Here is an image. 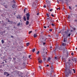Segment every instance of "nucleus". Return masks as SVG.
<instances>
[{"label":"nucleus","mask_w":77,"mask_h":77,"mask_svg":"<svg viewBox=\"0 0 77 77\" xmlns=\"http://www.w3.org/2000/svg\"><path fill=\"white\" fill-rule=\"evenodd\" d=\"M72 69L70 67V66L68 67L66 66L65 69V74L66 76H67L69 74H71V71Z\"/></svg>","instance_id":"f257e3e1"},{"label":"nucleus","mask_w":77,"mask_h":77,"mask_svg":"<svg viewBox=\"0 0 77 77\" xmlns=\"http://www.w3.org/2000/svg\"><path fill=\"white\" fill-rule=\"evenodd\" d=\"M46 41V39H44V38H42L41 41V44H43L44 42H45Z\"/></svg>","instance_id":"f03ea898"},{"label":"nucleus","mask_w":77,"mask_h":77,"mask_svg":"<svg viewBox=\"0 0 77 77\" xmlns=\"http://www.w3.org/2000/svg\"><path fill=\"white\" fill-rule=\"evenodd\" d=\"M26 16L27 17V20H29V17H30V14H29V13H28L26 14Z\"/></svg>","instance_id":"7ed1b4c3"},{"label":"nucleus","mask_w":77,"mask_h":77,"mask_svg":"<svg viewBox=\"0 0 77 77\" xmlns=\"http://www.w3.org/2000/svg\"><path fill=\"white\" fill-rule=\"evenodd\" d=\"M4 75H6L7 77L9 75V74H8V72H4Z\"/></svg>","instance_id":"20e7f679"},{"label":"nucleus","mask_w":77,"mask_h":77,"mask_svg":"<svg viewBox=\"0 0 77 77\" xmlns=\"http://www.w3.org/2000/svg\"><path fill=\"white\" fill-rule=\"evenodd\" d=\"M44 49H42L41 50V52L42 53V54H44Z\"/></svg>","instance_id":"39448f33"},{"label":"nucleus","mask_w":77,"mask_h":77,"mask_svg":"<svg viewBox=\"0 0 77 77\" xmlns=\"http://www.w3.org/2000/svg\"><path fill=\"white\" fill-rule=\"evenodd\" d=\"M32 7L34 8H36V4L35 3H33L32 4Z\"/></svg>","instance_id":"423d86ee"},{"label":"nucleus","mask_w":77,"mask_h":77,"mask_svg":"<svg viewBox=\"0 0 77 77\" xmlns=\"http://www.w3.org/2000/svg\"><path fill=\"white\" fill-rule=\"evenodd\" d=\"M54 72L53 71V70H52L51 71V72L49 74L50 75V76H51V77H54V76H52V72Z\"/></svg>","instance_id":"0eeeda50"},{"label":"nucleus","mask_w":77,"mask_h":77,"mask_svg":"<svg viewBox=\"0 0 77 77\" xmlns=\"http://www.w3.org/2000/svg\"><path fill=\"white\" fill-rule=\"evenodd\" d=\"M69 32V30L67 29V31H65V33L66 35H68V33Z\"/></svg>","instance_id":"6e6552de"},{"label":"nucleus","mask_w":77,"mask_h":77,"mask_svg":"<svg viewBox=\"0 0 77 77\" xmlns=\"http://www.w3.org/2000/svg\"><path fill=\"white\" fill-rule=\"evenodd\" d=\"M50 60H51V58H50V57H48V61L50 62Z\"/></svg>","instance_id":"1a4fd4ad"},{"label":"nucleus","mask_w":77,"mask_h":77,"mask_svg":"<svg viewBox=\"0 0 77 77\" xmlns=\"http://www.w3.org/2000/svg\"><path fill=\"white\" fill-rule=\"evenodd\" d=\"M16 5L15 4H14L13 5H12V7L13 8H15V7Z\"/></svg>","instance_id":"9d476101"},{"label":"nucleus","mask_w":77,"mask_h":77,"mask_svg":"<svg viewBox=\"0 0 77 77\" xmlns=\"http://www.w3.org/2000/svg\"><path fill=\"white\" fill-rule=\"evenodd\" d=\"M51 22H52V23H54V20H51L50 19H49Z\"/></svg>","instance_id":"9b49d317"},{"label":"nucleus","mask_w":77,"mask_h":77,"mask_svg":"<svg viewBox=\"0 0 77 77\" xmlns=\"http://www.w3.org/2000/svg\"><path fill=\"white\" fill-rule=\"evenodd\" d=\"M12 1L11 2V3H16V2L15 1V0H12Z\"/></svg>","instance_id":"f8f14e48"},{"label":"nucleus","mask_w":77,"mask_h":77,"mask_svg":"<svg viewBox=\"0 0 77 77\" xmlns=\"http://www.w3.org/2000/svg\"><path fill=\"white\" fill-rule=\"evenodd\" d=\"M62 45L63 46H65L66 45V43H62Z\"/></svg>","instance_id":"ddd939ff"},{"label":"nucleus","mask_w":77,"mask_h":77,"mask_svg":"<svg viewBox=\"0 0 77 77\" xmlns=\"http://www.w3.org/2000/svg\"><path fill=\"white\" fill-rule=\"evenodd\" d=\"M10 24H16L15 23H14V22L13 21H11L10 22Z\"/></svg>","instance_id":"4468645a"},{"label":"nucleus","mask_w":77,"mask_h":77,"mask_svg":"<svg viewBox=\"0 0 77 77\" xmlns=\"http://www.w3.org/2000/svg\"><path fill=\"white\" fill-rule=\"evenodd\" d=\"M50 4L48 5V7L49 9H50Z\"/></svg>","instance_id":"2eb2a0df"},{"label":"nucleus","mask_w":77,"mask_h":77,"mask_svg":"<svg viewBox=\"0 0 77 77\" xmlns=\"http://www.w3.org/2000/svg\"><path fill=\"white\" fill-rule=\"evenodd\" d=\"M33 36L34 38H36L37 37V35L36 34H34Z\"/></svg>","instance_id":"dca6fc26"},{"label":"nucleus","mask_w":77,"mask_h":77,"mask_svg":"<svg viewBox=\"0 0 77 77\" xmlns=\"http://www.w3.org/2000/svg\"><path fill=\"white\" fill-rule=\"evenodd\" d=\"M2 24H3V26H4L5 25V23L4 22V21H2Z\"/></svg>","instance_id":"f3484780"},{"label":"nucleus","mask_w":77,"mask_h":77,"mask_svg":"<svg viewBox=\"0 0 77 77\" xmlns=\"http://www.w3.org/2000/svg\"><path fill=\"white\" fill-rule=\"evenodd\" d=\"M1 42H2V44H4V42H5L4 41V40L3 39L1 40Z\"/></svg>","instance_id":"a211bd4d"},{"label":"nucleus","mask_w":77,"mask_h":77,"mask_svg":"<svg viewBox=\"0 0 77 77\" xmlns=\"http://www.w3.org/2000/svg\"><path fill=\"white\" fill-rule=\"evenodd\" d=\"M67 64L69 65H72L69 62H68L67 63Z\"/></svg>","instance_id":"6ab92c4d"},{"label":"nucleus","mask_w":77,"mask_h":77,"mask_svg":"<svg viewBox=\"0 0 77 77\" xmlns=\"http://www.w3.org/2000/svg\"><path fill=\"white\" fill-rule=\"evenodd\" d=\"M48 74H49V73L48 72L46 73L45 75L46 76L48 75V76H49V75Z\"/></svg>","instance_id":"aec40b11"},{"label":"nucleus","mask_w":77,"mask_h":77,"mask_svg":"<svg viewBox=\"0 0 77 77\" xmlns=\"http://www.w3.org/2000/svg\"><path fill=\"white\" fill-rule=\"evenodd\" d=\"M18 17H19V18L20 19H21V16H20V15H17Z\"/></svg>","instance_id":"412c9836"},{"label":"nucleus","mask_w":77,"mask_h":77,"mask_svg":"<svg viewBox=\"0 0 77 77\" xmlns=\"http://www.w3.org/2000/svg\"><path fill=\"white\" fill-rule=\"evenodd\" d=\"M63 41V42H66V38H64V39Z\"/></svg>","instance_id":"4be33fe9"},{"label":"nucleus","mask_w":77,"mask_h":77,"mask_svg":"<svg viewBox=\"0 0 77 77\" xmlns=\"http://www.w3.org/2000/svg\"><path fill=\"white\" fill-rule=\"evenodd\" d=\"M29 21H27L26 23V25H28L29 24Z\"/></svg>","instance_id":"5701e85b"},{"label":"nucleus","mask_w":77,"mask_h":77,"mask_svg":"<svg viewBox=\"0 0 77 77\" xmlns=\"http://www.w3.org/2000/svg\"><path fill=\"white\" fill-rule=\"evenodd\" d=\"M35 49H33L32 50V52H35Z\"/></svg>","instance_id":"b1692460"},{"label":"nucleus","mask_w":77,"mask_h":77,"mask_svg":"<svg viewBox=\"0 0 77 77\" xmlns=\"http://www.w3.org/2000/svg\"><path fill=\"white\" fill-rule=\"evenodd\" d=\"M42 60H41L38 61V62L39 63H42Z\"/></svg>","instance_id":"393cba45"},{"label":"nucleus","mask_w":77,"mask_h":77,"mask_svg":"<svg viewBox=\"0 0 77 77\" xmlns=\"http://www.w3.org/2000/svg\"><path fill=\"white\" fill-rule=\"evenodd\" d=\"M17 26H20V23H19L18 24H17Z\"/></svg>","instance_id":"a878e982"},{"label":"nucleus","mask_w":77,"mask_h":77,"mask_svg":"<svg viewBox=\"0 0 77 77\" xmlns=\"http://www.w3.org/2000/svg\"><path fill=\"white\" fill-rule=\"evenodd\" d=\"M23 19H24V21H26V17H25V16H24Z\"/></svg>","instance_id":"bb28decb"},{"label":"nucleus","mask_w":77,"mask_h":77,"mask_svg":"<svg viewBox=\"0 0 77 77\" xmlns=\"http://www.w3.org/2000/svg\"><path fill=\"white\" fill-rule=\"evenodd\" d=\"M30 44L29 43H26V45L27 46H29V45Z\"/></svg>","instance_id":"cd10ccee"},{"label":"nucleus","mask_w":77,"mask_h":77,"mask_svg":"<svg viewBox=\"0 0 77 77\" xmlns=\"http://www.w3.org/2000/svg\"><path fill=\"white\" fill-rule=\"evenodd\" d=\"M70 36H71V34L69 33L68 34L67 36H69V37Z\"/></svg>","instance_id":"c85d7f7f"},{"label":"nucleus","mask_w":77,"mask_h":77,"mask_svg":"<svg viewBox=\"0 0 77 77\" xmlns=\"http://www.w3.org/2000/svg\"><path fill=\"white\" fill-rule=\"evenodd\" d=\"M46 15L47 17H49V14H47Z\"/></svg>","instance_id":"c756f323"},{"label":"nucleus","mask_w":77,"mask_h":77,"mask_svg":"<svg viewBox=\"0 0 77 77\" xmlns=\"http://www.w3.org/2000/svg\"><path fill=\"white\" fill-rule=\"evenodd\" d=\"M0 33H1V35H3V32H1Z\"/></svg>","instance_id":"7c9ffc66"},{"label":"nucleus","mask_w":77,"mask_h":77,"mask_svg":"<svg viewBox=\"0 0 77 77\" xmlns=\"http://www.w3.org/2000/svg\"><path fill=\"white\" fill-rule=\"evenodd\" d=\"M23 65L24 66H26V63H23Z\"/></svg>","instance_id":"2f4dec72"},{"label":"nucleus","mask_w":77,"mask_h":77,"mask_svg":"<svg viewBox=\"0 0 77 77\" xmlns=\"http://www.w3.org/2000/svg\"><path fill=\"white\" fill-rule=\"evenodd\" d=\"M27 9V8H25L24 9V13H25V12H26V9Z\"/></svg>","instance_id":"473e14b6"},{"label":"nucleus","mask_w":77,"mask_h":77,"mask_svg":"<svg viewBox=\"0 0 77 77\" xmlns=\"http://www.w3.org/2000/svg\"><path fill=\"white\" fill-rule=\"evenodd\" d=\"M39 53V51H38L36 53L37 54H38Z\"/></svg>","instance_id":"72a5a7b5"},{"label":"nucleus","mask_w":77,"mask_h":77,"mask_svg":"<svg viewBox=\"0 0 77 77\" xmlns=\"http://www.w3.org/2000/svg\"><path fill=\"white\" fill-rule=\"evenodd\" d=\"M42 56H43V58H45V56L44 55H43Z\"/></svg>","instance_id":"f704fd0d"},{"label":"nucleus","mask_w":77,"mask_h":77,"mask_svg":"<svg viewBox=\"0 0 77 77\" xmlns=\"http://www.w3.org/2000/svg\"><path fill=\"white\" fill-rule=\"evenodd\" d=\"M32 31H29V34H30V33H32Z\"/></svg>","instance_id":"c9c22d12"},{"label":"nucleus","mask_w":77,"mask_h":77,"mask_svg":"<svg viewBox=\"0 0 77 77\" xmlns=\"http://www.w3.org/2000/svg\"><path fill=\"white\" fill-rule=\"evenodd\" d=\"M7 21L8 22V23H10V20H8V19H7Z\"/></svg>","instance_id":"e433bc0d"},{"label":"nucleus","mask_w":77,"mask_h":77,"mask_svg":"<svg viewBox=\"0 0 77 77\" xmlns=\"http://www.w3.org/2000/svg\"><path fill=\"white\" fill-rule=\"evenodd\" d=\"M50 12H52V11H53V9H50Z\"/></svg>","instance_id":"4c0bfd02"},{"label":"nucleus","mask_w":77,"mask_h":77,"mask_svg":"<svg viewBox=\"0 0 77 77\" xmlns=\"http://www.w3.org/2000/svg\"><path fill=\"white\" fill-rule=\"evenodd\" d=\"M44 58L43 60H44V61L45 62V60H46V59H45V58Z\"/></svg>","instance_id":"58836bf2"},{"label":"nucleus","mask_w":77,"mask_h":77,"mask_svg":"<svg viewBox=\"0 0 77 77\" xmlns=\"http://www.w3.org/2000/svg\"><path fill=\"white\" fill-rule=\"evenodd\" d=\"M39 68L40 69H41V66H39Z\"/></svg>","instance_id":"ea45409f"},{"label":"nucleus","mask_w":77,"mask_h":77,"mask_svg":"<svg viewBox=\"0 0 77 77\" xmlns=\"http://www.w3.org/2000/svg\"><path fill=\"white\" fill-rule=\"evenodd\" d=\"M51 26H54V24L53 23H52Z\"/></svg>","instance_id":"a19ab883"},{"label":"nucleus","mask_w":77,"mask_h":77,"mask_svg":"<svg viewBox=\"0 0 77 77\" xmlns=\"http://www.w3.org/2000/svg\"><path fill=\"white\" fill-rule=\"evenodd\" d=\"M66 4H68V1H66Z\"/></svg>","instance_id":"79ce46f5"},{"label":"nucleus","mask_w":77,"mask_h":77,"mask_svg":"<svg viewBox=\"0 0 77 77\" xmlns=\"http://www.w3.org/2000/svg\"><path fill=\"white\" fill-rule=\"evenodd\" d=\"M43 7L45 8H46V5H44V6Z\"/></svg>","instance_id":"37998d69"},{"label":"nucleus","mask_w":77,"mask_h":77,"mask_svg":"<svg viewBox=\"0 0 77 77\" xmlns=\"http://www.w3.org/2000/svg\"><path fill=\"white\" fill-rule=\"evenodd\" d=\"M63 61L64 62H66V59H64Z\"/></svg>","instance_id":"c03bdc74"},{"label":"nucleus","mask_w":77,"mask_h":77,"mask_svg":"<svg viewBox=\"0 0 77 77\" xmlns=\"http://www.w3.org/2000/svg\"><path fill=\"white\" fill-rule=\"evenodd\" d=\"M5 8L7 9V8H8V6H5Z\"/></svg>","instance_id":"a18cd8bd"},{"label":"nucleus","mask_w":77,"mask_h":77,"mask_svg":"<svg viewBox=\"0 0 77 77\" xmlns=\"http://www.w3.org/2000/svg\"><path fill=\"white\" fill-rule=\"evenodd\" d=\"M51 17H54V16L53 14H51Z\"/></svg>","instance_id":"49530a36"},{"label":"nucleus","mask_w":77,"mask_h":77,"mask_svg":"<svg viewBox=\"0 0 77 77\" xmlns=\"http://www.w3.org/2000/svg\"><path fill=\"white\" fill-rule=\"evenodd\" d=\"M65 48H63V51H65Z\"/></svg>","instance_id":"de8ad7c7"},{"label":"nucleus","mask_w":77,"mask_h":77,"mask_svg":"<svg viewBox=\"0 0 77 77\" xmlns=\"http://www.w3.org/2000/svg\"><path fill=\"white\" fill-rule=\"evenodd\" d=\"M74 16H76V18H77V14H74Z\"/></svg>","instance_id":"09e8293b"},{"label":"nucleus","mask_w":77,"mask_h":77,"mask_svg":"<svg viewBox=\"0 0 77 77\" xmlns=\"http://www.w3.org/2000/svg\"><path fill=\"white\" fill-rule=\"evenodd\" d=\"M71 54L72 55V56H74V53H72Z\"/></svg>","instance_id":"8fccbe9b"},{"label":"nucleus","mask_w":77,"mask_h":77,"mask_svg":"<svg viewBox=\"0 0 77 77\" xmlns=\"http://www.w3.org/2000/svg\"><path fill=\"white\" fill-rule=\"evenodd\" d=\"M43 45H45V42H43Z\"/></svg>","instance_id":"3c124183"},{"label":"nucleus","mask_w":77,"mask_h":77,"mask_svg":"<svg viewBox=\"0 0 77 77\" xmlns=\"http://www.w3.org/2000/svg\"><path fill=\"white\" fill-rule=\"evenodd\" d=\"M74 21H75V22H77V20H74Z\"/></svg>","instance_id":"603ef678"},{"label":"nucleus","mask_w":77,"mask_h":77,"mask_svg":"<svg viewBox=\"0 0 77 77\" xmlns=\"http://www.w3.org/2000/svg\"><path fill=\"white\" fill-rule=\"evenodd\" d=\"M13 59L14 60H15V59H16V58H15V57H13Z\"/></svg>","instance_id":"864d4df0"},{"label":"nucleus","mask_w":77,"mask_h":77,"mask_svg":"<svg viewBox=\"0 0 77 77\" xmlns=\"http://www.w3.org/2000/svg\"><path fill=\"white\" fill-rule=\"evenodd\" d=\"M69 8L70 9H71V7L70 6H69Z\"/></svg>","instance_id":"5fc2aeb1"},{"label":"nucleus","mask_w":77,"mask_h":77,"mask_svg":"<svg viewBox=\"0 0 77 77\" xmlns=\"http://www.w3.org/2000/svg\"><path fill=\"white\" fill-rule=\"evenodd\" d=\"M68 18L69 19V18H70V16L69 15V16L68 17Z\"/></svg>","instance_id":"6e6d98bb"},{"label":"nucleus","mask_w":77,"mask_h":77,"mask_svg":"<svg viewBox=\"0 0 77 77\" xmlns=\"http://www.w3.org/2000/svg\"><path fill=\"white\" fill-rule=\"evenodd\" d=\"M49 31H50V32H52V29H50V30H49Z\"/></svg>","instance_id":"4d7b16f0"},{"label":"nucleus","mask_w":77,"mask_h":77,"mask_svg":"<svg viewBox=\"0 0 77 77\" xmlns=\"http://www.w3.org/2000/svg\"><path fill=\"white\" fill-rule=\"evenodd\" d=\"M5 32H6V31H5V30L4 31L2 32H3V33H5Z\"/></svg>","instance_id":"13d9d810"},{"label":"nucleus","mask_w":77,"mask_h":77,"mask_svg":"<svg viewBox=\"0 0 77 77\" xmlns=\"http://www.w3.org/2000/svg\"><path fill=\"white\" fill-rule=\"evenodd\" d=\"M30 57H31V55H29V58H30Z\"/></svg>","instance_id":"bf43d9fd"},{"label":"nucleus","mask_w":77,"mask_h":77,"mask_svg":"<svg viewBox=\"0 0 77 77\" xmlns=\"http://www.w3.org/2000/svg\"><path fill=\"white\" fill-rule=\"evenodd\" d=\"M57 10H58V9H59V10H60V8H57Z\"/></svg>","instance_id":"052dcab7"},{"label":"nucleus","mask_w":77,"mask_h":77,"mask_svg":"<svg viewBox=\"0 0 77 77\" xmlns=\"http://www.w3.org/2000/svg\"><path fill=\"white\" fill-rule=\"evenodd\" d=\"M46 66L47 67H48V66H49V65L48 64H47Z\"/></svg>","instance_id":"680f3d73"},{"label":"nucleus","mask_w":77,"mask_h":77,"mask_svg":"<svg viewBox=\"0 0 77 77\" xmlns=\"http://www.w3.org/2000/svg\"><path fill=\"white\" fill-rule=\"evenodd\" d=\"M54 58L55 59H57V57H55Z\"/></svg>","instance_id":"e2e57ef3"},{"label":"nucleus","mask_w":77,"mask_h":77,"mask_svg":"<svg viewBox=\"0 0 77 77\" xmlns=\"http://www.w3.org/2000/svg\"><path fill=\"white\" fill-rule=\"evenodd\" d=\"M44 28H45V29H46V28H47V27L45 26H44Z\"/></svg>","instance_id":"0e129e2a"},{"label":"nucleus","mask_w":77,"mask_h":77,"mask_svg":"<svg viewBox=\"0 0 77 77\" xmlns=\"http://www.w3.org/2000/svg\"><path fill=\"white\" fill-rule=\"evenodd\" d=\"M48 37H51V36L50 35H48Z\"/></svg>","instance_id":"69168bd1"},{"label":"nucleus","mask_w":77,"mask_h":77,"mask_svg":"<svg viewBox=\"0 0 77 77\" xmlns=\"http://www.w3.org/2000/svg\"><path fill=\"white\" fill-rule=\"evenodd\" d=\"M1 17H3V14H1Z\"/></svg>","instance_id":"338daca9"},{"label":"nucleus","mask_w":77,"mask_h":77,"mask_svg":"<svg viewBox=\"0 0 77 77\" xmlns=\"http://www.w3.org/2000/svg\"><path fill=\"white\" fill-rule=\"evenodd\" d=\"M51 69H53V66H51Z\"/></svg>","instance_id":"774afa93"}]
</instances>
